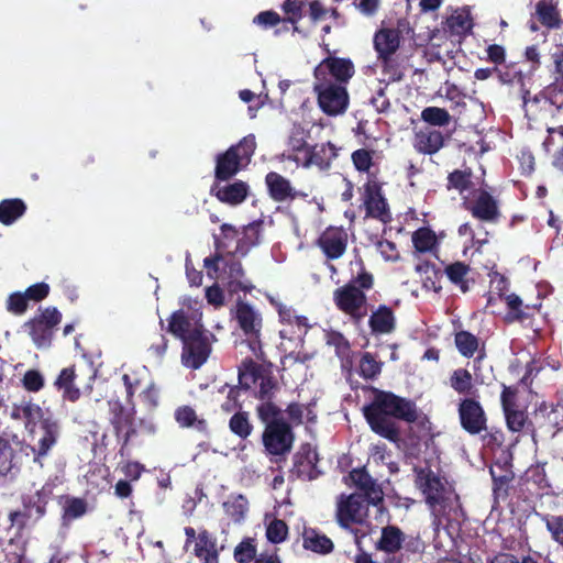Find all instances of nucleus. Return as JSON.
I'll use <instances>...</instances> for the list:
<instances>
[{"label":"nucleus","instance_id":"1","mask_svg":"<svg viewBox=\"0 0 563 563\" xmlns=\"http://www.w3.org/2000/svg\"><path fill=\"white\" fill-rule=\"evenodd\" d=\"M371 391V401L362 408L369 429L390 443H399L402 434L400 422L416 423L421 410L411 398L377 387H372Z\"/></svg>","mask_w":563,"mask_h":563},{"label":"nucleus","instance_id":"2","mask_svg":"<svg viewBox=\"0 0 563 563\" xmlns=\"http://www.w3.org/2000/svg\"><path fill=\"white\" fill-rule=\"evenodd\" d=\"M361 271L345 285L333 291L335 307L349 316L354 324H360L367 316V297L365 291L374 286V276L364 267L361 260Z\"/></svg>","mask_w":563,"mask_h":563},{"label":"nucleus","instance_id":"3","mask_svg":"<svg viewBox=\"0 0 563 563\" xmlns=\"http://www.w3.org/2000/svg\"><path fill=\"white\" fill-rule=\"evenodd\" d=\"M110 410V424L113 429V433L120 444L119 454L125 456L129 454V445L133 438L139 434V431L147 434H153L156 431V427L152 421L145 419H135V410L132 407L126 409L124 405L119 400H109Z\"/></svg>","mask_w":563,"mask_h":563},{"label":"nucleus","instance_id":"4","mask_svg":"<svg viewBox=\"0 0 563 563\" xmlns=\"http://www.w3.org/2000/svg\"><path fill=\"white\" fill-rule=\"evenodd\" d=\"M256 148L254 134L244 136L239 143L216 156L213 180L229 181L250 162Z\"/></svg>","mask_w":563,"mask_h":563},{"label":"nucleus","instance_id":"5","mask_svg":"<svg viewBox=\"0 0 563 563\" xmlns=\"http://www.w3.org/2000/svg\"><path fill=\"white\" fill-rule=\"evenodd\" d=\"M415 484L422 493L426 504L432 511H443L450 499L448 490L442 478L429 466H415Z\"/></svg>","mask_w":563,"mask_h":563},{"label":"nucleus","instance_id":"6","mask_svg":"<svg viewBox=\"0 0 563 563\" xmlns=\"http://www.w3.org/2000/svg\"><path fill=\"white\" fill-rule=\"evenodd\" d=\"M312 88L317 96L318 106L324 114L336 117L347 110L350 96L346 86L313 80Z\"/></svg>","mask_w":563,"mask_h":563},{"label":"nucleus","instance_id":"7","mask_svg":"<svg viewBox=\"0 0 563 563\" xmlns=\"http://www.w3.org/2000/svg\"><path fill=\"white\" fill-rule=\"evenodd\" d=\"M52 490L43 486L33 494L22 495V510L11 511L9 520L12 526L24 528L27 521L37 522L46 515V507L51 499Z\"/></svg>","mask_w":563,"mask_h":563},{"label":"nucleus","instance_id":"8","mask_svg":"<svg viewBox=\"0 0 563 563\" xmlns=\"http://www.w3.org/2000/svg\"><path fill=\"white\" fill-rule=\"evenodd\" d=\"M365 217L379 220L383 223L391 221V212L383 194V184L376 174H369L363 186L362 194Z\"/></svg>","mask_w":563,"mask_h":563},{"label":"nucleus","instance_id":"9","mask_svg":"<svg viewBox=\"0 0 563 563\" xmlns=\"http://www.w3.org/2000/svg\"><path fill=\"white\" fill-rule=\"evenodd\" d=\"M457 415L461 428L471 435L487 431L488 417L481 402V396L460 398Z\"/></svg>","mask_w":563,"mask_h":563},{"label":"nucleus","instance_id":"10","mask_svg":"<svg viewBox=\"0 0 563 563\" xmlns=\"http://www.w3.org/2000/svg\"><path fill=\"white\" fill-rule=\"evenodd\" d=\"M355 74V67L350 58L328 56L313 69L316 81L335 82L346 86Z\"/></svg>","mask_w":563,"mask_h":563},{"label":"nucleus","instance_id":"11","mask_svg":"<svg viewBox=\"0 0 563 563\" xmlns=\"http://www.w3.org/2000/svg\"><path fill=\"white\" fill-rule=\"evenodd\" d=\"M263 445L271 455H285L292 449L295 434L285 420H275L265 426L262 434Z\"/></svg>","mask_w":563,"mask_h":563},{"label":"nucleus","instance_id":"12","mask_svg":"<svg viewBox=\"0 0 563 563\" xmlns=\"http://www.w3.org/2000/svg\"><path fill=\"white\" fill-rule=\"evenodd\" d=\"M374 48L378 59L384 64V70L391 73L393 81H400L404 74L390 65V57L397 52L400 45V32L397 29L384 27L374 35Z\"/></svg>","mask_w":563,"mask_h":563},{"label":"nucleus","instance_id":"13","mask_svg":"<svg viewBox=\"0 0 563 563\" xmlns=\"http://www.w3.org/2000/svg\"><path fill=\"white\" fill-rule=\"evenodd\" d=\"M62 321V313L55 307H47L40 314L25 322L34 344L38 347L49 346L53 339V330Z\"/></svg>","mask_w":563,"mask_h":563},{"label":"nucleus","instance_id":"14","mask_svg":"<svg viewBox=\"0 0 563 563\" xmlns=\"http://www.w3.org/2000/svg\"><path fill=\"white\" fill-rule=\"evenodd\" d=\"M367 518V508L364 498L358 494L341 495L335 509V521L343 530H351V526L363 525Z\"/></svg>","mask_w":563,"mask_h":563},{"label":"nucleus","instance_id":"15","mask_svg":"<svg viewBox=\"0 0 563 563\" xmlns=\"http://www.w3.org/2000/svg\"><path fill=\"white\" fill-rule=\"evenodd\" d=\"M233 319L238 322L243 334L250 340L251 349L255 351V345L261 346L262 314L249 302L239 299L233 310Z\"/></svg>","mask_w":563,"mask_h":563},{"label":"nucleus","instance_id":"16","mask_svg":"<svg viewBox=\"0 0 563 563\" xmlns=\"http://www.w3.org/2000/svg\"><path fill=\"white\" fill-rule=\"evenodd\" d=\"M183 343L181 358L185 366L198 369L207 362L211 349L201 327L192 328L190 336Z\"/></svg>","mask_w":563,"mask_h":563},{"label":"nucleus","instance_id":"17","mask_svg":"<svg viewBox=\"0 0 563 563\" xmlns=\"http://www.w3.org/2000/svg\"><path fill=\"white\" fill-rule=\"evenodd\" d=\"M533 419L538 429L554 435L563 426V391L556 394L555 402L539 404Z\"/></svg>","mask_w":563,"mask_h":563},{"label":"nucleus","instance_id":"18","mask_svg":"<svg viewBox=\"0 0 563 563\" xmlns=\"http://www.w3.org/2000/svg\"><path fill=\"white\" fill-rule=\"evenodd\" d=\"M540 26L548 31H556L563 26V18L556 0H539L531 14L529 29L532 32L539 31Z\"/></svg>","mask_w":563,"mask_h":563},{"label":"nucleus","instance_id":"19","mask_svg":"<svg viewBox=\"0 0 563 563\" xmlns=\"http://www.w3.org/2000/svg\"><path fill=\"white\" fill-rule=\"evenodd\" d=\"M236 255L239 254L235 251L224 254L221 267L222 279L227 280L231 292H251L254 289V285L245 277L243 265L236 258Z\"/></svg>","mask_w":563,"mask_h":563},{"label":"nucleus","instance_id":"20","mask_svg":"<svg viewBox=\"0 0 563 563\" xmlns=\"http://www.w3.org/2000/svg\"><path fill=\"white\" fill-rule=\"evenodd\" d=\"M349 234L342 227H328L317 239L316 245L329 261L339 260L347 249Z\"/></svg>","mask_w":563,"mask_h":563},{"label":"nucleus","instance_id":"21","mask_svg":"<svg viewBox=\"0 0 563 563\" xmlns=\"http://www.w3.org/2000/svg\"><path fill=\"white\" fill-rule=\"evenodd\" d=\"M319 454L310 443H302L294 455V465L290 470L292 476L301 481H313L319 477L320 471L317 467Z\"/></svg>","mask_w":563,"mask_h":563},{"label":"nucleus","instance_id":"22","mask_svg":"<svg viewBox=\"0 0 563 563\" xmlns=\"http://www.w3.org/2000/svg\"><path fill=\"white\" fill-rule=\"evenodd\" d=\"M463 207L482 222L497 223L501 216L498 201L486 190H481L473 201H464Z\"/></svg>","mask_w":563,"mask_h":563},{"label":"nucleus","instance_id":"23","mask_svg":"<svg viewBox=\"0 0 563 563\" xmlns=\"http://www.w3.org/2000/svg\"><path fill=\"white\" fill-rule=\"evenodd\" d=\"M210 195L222 203L235 207L246 200L250 195V186L243 180H235L233 183L213 180L210 187Z\"/></svg>","mask_w":563,"mask_h":563},{"label":"nucleus","instance_id":"24","mask_svg":"<svg viewBox=\"0 0 563 563\" xmlns=\"http://www.w3.org/2000/svg\"><path fill=\"white\" fill-rule=\"evenodd\" d=\"M339 150L340 148L330 141L311 145L307 155L303 156L301 165L305 168L317 166L322 172L329 170L332 162L339 156Z\"/></svg>","mask_w":563,"mask_h":563},{"label":"nucleus","instance_id":"25","mask_svg":"<svg viewBox=\"0 0 563 563\" xmlns=\"http://www.w3.org/2000/svg\"><path fill=\"white\" fill-rule=\"evenodd\" d=\"M473 26V19L466 9H456L442 22L443 32L452 42L459 43L472 32Z\"/></svg>","mask_w":563,"mask_h":563},{"label":"nucleus","instance_id":"26","mask_svg":"<svg viewBox=\"0 0 563 563\" xmlns=\"http://www.w3.org/2000/svg\"><path fill=\"white\" fill-rule=\"evenodd\" d=\"M265 185L269 197L275 202L294 201L299 196L290 180L277 172L266 174Z\"/></svg>","mask_w":563,"mask_h":563},{"label":"nucleus","instance_id":"27","mask_svg":"<svg viewBox=\"0 0 563 563\" xmlns=\"http://www.w3.org/2000/svg\"><path fill=\"white\" fill-rule=\"evenodd\" d=\"M445 144V137L439 130L424 128L415 133L413 148L423 155L437 154Z\"/></svg>","mask_w":563,"mask_h":563},{"label":"nucleus","instance_id":"28","mask_svg":"<svg viewBox=\"0 0 563 563\" xmlns=\"http://www.w3.org/2000/svg\"><path fill=\"white\" fill-rule=\"evenodd\" d=\"M301 537L302 548L307 551H311L320 555H327L332 553L334 550L333 541L317 528L303 527Z\"/></svg>","mask_w":563,"mask_h":563},{"label":"nucleus","instance_id":"29","mask_svg":"<svg viewBox=\"0 0 563 563\" xmlns=\"http://www.w3.org/2000/svg\"><path fill=\"white\" fill-rule=\"evenodd\" d=\"M264 372L263 365L246 357L238 366V384L235 386L242 391H247L260 380Z\"/></svg>","mask_w":563,"mask_h":563},{"label":"nucleus","instance_id":"30","mask_svg":"<svg viewBox=\"0 0 563 563\" xmlns=\"http://www.w3.org/2000/svg\"><path fill=\"white\" fill-rule=\"evenodd\" d=\"M406 540L404 531L393 525L382 528L380 538L375 543V549L387 554H396Z\"/></svg>","mask_w":563,"mask_h":563},{"label":"nucleus","instance_id":"31","mask_svg":"<svg viewBox=\"0 0 563 563\" xmlns=\"http://www.w3.org/2000/svg\"><path fill=\"white\" fill-rule=\"evenodd\" d=\"M471 266L462 261H456L448 264L443 273L452 285L460 289L461 292L466 294L471 289V284L474 279L470 278Z\"/></svg>","mask_w":563,"mask_h":563},{"label":"nucleus","instance_id":"32","mask_svg":"<svg viewBox=\"0 0 563 563\" xmlns=\"http://www.w3.org/2000/svg\"><path fill=\"white\" fill-rule=\"evenodd\" d=\"M368 325L373 334L391 333L396 327L394 311L386 305H380L369 317Z\"/></svg>","mask_w":563,"mask_h":563},{"label":"nucleus","instance_id":"33","mask_svg":"<svg viewBox=\"0 0 563 563\" xmlns=\"http://www.w3.org/2000/svg\"><path fill=\"white\" fill-rule=\"evenodd\" d=\"M194 552L203 563H218L219 561L217 539L206 529L199 531Z\"/></svg>","mask_w":563,"mask_h":563},{"label":"nucleus","instance_id":"34","mask_svg":"<svg viewBox=\"0 0 563 563\" xmlns=\"http://www.w3.org/2000/svg\"><path fill=\"white\" fill-rule=\"evenodd\" d=\"M62 525L67 527L74 520L84 517L88 512V503L85 498L75 496H60Z\"/></svg>","mask_w":563,"mask_h":563},{"label":"nucleus","instance_id":"35","mask_svg":"<svg viewBox=\"0 0 563 563\" xmlns=\"http://www.w3.org/2000/svg\"><path fill=\"white\" fill-rule=\"evenodd\" d=\"M263 221L256 220L243 228L242 236L236 242L235 253L246 256L249 252L260 244Z\"/></svg>","mask_w":563,"mask_h":563},{"label":"nucleus","instance_id":"36","mask_svg":"<svg viewBox=\"0 0 563 563\" xmlns=\"http://www.w3.org/2000/svg\"><path fill=\"white\" fill-rule=\"evenodd\" d=\"M450 386L459 395L464 397L479 396L478 389L475 387L473 376L466 368H457L450 376Z\"/></svg>","mask_w":563,"mask_h":563},{"label":"nucleus","instance_id":"37","mask_svg":"<svg viewBox=\"0 0 563 563\" xmlns=\"http://www.w3.org/2000/svg\"><path fill=\"white\" fill-rule=\"evenodd\" d=\"M174 418L180 428H194L202 433L208 431L207 420L199 418L191 406L183 405L177 407L174 412Z\"/></svg>","mask_w":563,"mask_h":563},{"label":"nucleus","instance_id":"38","mask_svg":"<svg viewBox=\"0 0 563 563\" xmlns=\"http://www.w3.org/2000/svg\"><path fill=\"white\" fill-rule=\"evenodd\" d=\"M75 378V366H70L63 368L54 382V386L63 391V398L71 402L80 398V390L74 385Z\"/></svg>","mask_w":563,"mask_h":563},{"label":"nucleus","instance_id":"39","mask_svg":"<svg viewBox=\"0 0 563 563\" xmlns=\"http://www.w3.org/2000/svg\"><path fill=\"white\" fill-rule=\"evenodd\" d=\"M504 415L507 428L511 432H521L527 430L531 433L532 438H534L538 427L536 426L534 421H530L528 419V415L525 410L515 408L504 412Z\"/></svg>","mask_w":563,"mask_h":563},{"label":"nucleus","instance_id":"40","mask_svg":"<svg viewBox=\"0 0 563 563\" xmlns=\"http://www.w3.org/2000/svg\"><path fill=\"white\" fill-rule=\"evenodd\" d=\"M26 211L25 202L20 198L3 199L0 201V223L13 224Z\"/></svg>","mask_w":563,"mask_h":563},{"label":"nucleus","instance_id":"41","mask_svg":"<svg viewBox=\"0 0 563 563\" xmlns=\"http://www.w3.org/2000/svg\"><path fill=\"white\" fill-rule=\"evenodd\" d=\"M44 433L42 438L38 440L37 448L26 445V450L31 451L33 454L34 462H41V459L45 456L52 446L56 443L57 432L54 426L45 422L43 424Z\"/></svg>","mask_w":563,"mask_h":563},{"label":"nucleus","instance_id":"42","mask_svg":"<svg viewBox=\"0 0 563 563\" xmlns=\"http://www.w3.org/2000/svg\"><path fill=\"white\" fill-rule=\"evenodd\" d=\"M229 430L241 440H246L253 432V423L247 411L234 412L229 419Z\"/></svg>","mask_w":563,"mask_h":563},{"label":"nucleus","instance_id":"43","mask_svg":"<svg viewBox=\"0 0 563 563\" xmlns=\"http://www.w3.org/2000/svg\"><path fill=\"white\" fill-rule=\"evenodd\" d=\"M411 241L418 253L432 252L438 246L435 233L428 227H421L412 233Z\"/></svg>","mask_w":563,"mask_h":563},{"label":"nucleus","instance_id":"44","mask_svg":"<svg viewBox=\"0 0 563 563\" xmlns=\"http://www.w3.org/2000/svg\"><path fill=\"white\" fill-rule=\"evenodd\" d=\"M191 323L184 310L174 311L168 320L167 331L176 338L185 341L190 336Z\"/></svg>","mask_w":563,"mask_h":563},{"label":"nucleus","instance_id":"45","mask_svg":"<svg viewBox=\"0 0 563 563\" xmlns=\"http://www.w3.org/2000/svg\"><path fill=\"white\" fill-rule=\"evenodd\" d=\"M454 343L462 356L471 358L478 350L479 340L470 331L461 330L455 332Z\"/></svg>","mask_w":563,"mask_h":563},{"label":"nucleus","instance_id":"46","mask_svg":"<svg viewBox=\"0 0 563 563\" xmlns=\"http://www.w3.org/2000/svg\"><path fill=\"white\" fill-rule=\"evenodd\" d=\"M228 389L225 400L221 404L220 408L224 413H234L243 411V401L241 400L242 390L235 385L228 383L223 384L218 391L224 393Z\"/></svg>","mask_w":563,"mask_h":563},{"label":"nucleus","instance_id":"47","mask_svg":"<svg viewBox=\"0 0 563 563\" xmlns=\"http://www.w3.org/2000/svg\"><path fill=\"white\" fill-rule=\"evenodd\" d=\"M536 516L545 525L551 539L563 549V515L536 512Z\"/></svg>","mask_w":563,"mask_h":563},{"label":"nucleus","instance_id":"48","mask_svg":"<svg viewBox=\"0 0 563 563\" xmlns=\"http://www.w3.org/2000/svg\"><path fill=\"white\" fill-rule=\"evenodd\" d=\"M223 509L234 522H241L249 510V500L241 494L232 496L223 504Z\"/></svg>","mask_w":563,"mask_h":563},{"label":"nucleus","instance_id":"49","mask_svg":"<svg viewBox=\"0 0 563 563\" xmlns=\"http://www.w3.org/2000/svg\"><path fill=\"white\" fill-rule=\"evenodd\" d=\"M473 173L471 168L466 169H454L448 175L446 189L457 190L460 194L468 190L472 186Z\"/></svg>","mask_w":563,"mask_h":563},{"label":"nucleus","instance_id":"50","mask_svg":"<svg viewBox=\"0 0 563 563\" xmlns=\"http://www.w3.org/2000/svg\"><path fill=\"white\" fill-rule=\"evenodd\" d=\"M520 96L526 115H529V113L537 114L545 104H548L545 102L544 88L537 95L531 96L530 90L525 86L520 88Z\"/></svg>","mask_w":563,"mask_h":563},{"label":"nucleus","instance_id":"51","mask_svg":"<svg viewBox=\"0 0 563 563\" xmlns=\"http://www.w3.org/2000/svg\"><path fill=\"white\" fill-rule=\"evenodd\" d=\"M421 120L432 126H446L451 122V114L444 108L427 107L421 111Z\"/></svg>","mask_w":563,"mask_h":563},{"label":"nucleus","instance_id":"52","mask_svg":"<svg viewBox=\"0 0 563 563\" xmlns=\"http://www.w3.org/2000/svg\"><path fill=\"white\" fill-rule=\"evenodd\" d=\"M278 316L282 323L297 327L299 331L298 335L306 333L309 328L308 318L296 314V311L291 307L279 305Z\"/></svg>","mask_w":563,"mask_h":563},{"label":"nucleus","instance_id":"53","mask_svg":"<svg viewBox=\"0 0 563 563\" xmlns=\"http://www.w3.org/2000/svg\"><path fill=\"white\" fill-rule=\"evenodd\" d=\"M383 363L376 361L375 356L369 353H363L360 360L358 374L365 379H375L382 372Z\"/></svg>","mask_w":563,"mask_h":563},{"label":"nucleus","instance_id":"54","mask_svg":"<svg viewBox=\"0 0 563 563\" xmlns=\"http://www.w3.org/2000/svg\"><path fill=\"white\" fill-rule=\"evenodd\" d=\"M509 311L506 314L507 322L520 321L522 322L529 314L522 310V300L516 294H510L504 297Z\"/></svg>","mask_w":563,"mask_h":563},{"label":"nucleus","instance_id":"55","mask_svg":"<svg viewBox=\"0 0 563 563\" xmlns=\"http://www.w3.org/2000/svg\"><path fill=\"white\" fill-rule=\"evenodd\" d=\"M214 245L217 252L203 260V266L207 268L208 276L211 278L218 275V272L221 268L220 264H222L224 257V254H222L221 251L227 247L224 242L217 236L214 238Z\"/></svg>","mask_w":563,"mask_h":563},{"label":"nucleus","instance_id":"56","mask_svg":"<svg viewBox=\"0 0 563 563\" xmlns=\"http://www.w3.org/2000/svg\"><path fill=\"white\" fill-rule=\"evenodd\" d=\"M262 402L256 407V413L258 419L267 426L275 420H285L282 417L280 408L275 405L272 400H261Z\"/></svg>","mask_w":563,"mask_h":563},{"label":"nucleus","instance_id":"57","mask_svg":"<svg viewBox=\"0 0 563 563\" xmlns=\"http://www.w3.org/2000/svg\"><path fill=\"white\" fill-rule=\"evenodd\" d=\"M13 449L8 439L0 435V476H5L14 466Z\"/></svg>","mask_w":563,"mask_h":563},{"label":"nucleus","instance_id":"58","mask_svg":"<svg viewBox=\"0 0 563 563\" xmlns=\"http://www.w3.org/2000/svg\"><path fill=\"white\" fill-rule=\"evenodd\" d=\"M374 151L367 148H358L351 155L352 163L357 172L372 174L371 167L373 166Z\"/></svg>","mask_w":563,"mask_h":563},{"label":"nucleus","instance_id":"59","mask_svg":"<svg viewBox=\"0 0 563 563\" xmlns=\"http://www.w3.org/2000/svg\"><path fill=\"white\" fill-rule=\"evenodd\" d=\"M256 558V547L253 539L243 540L234 549V559L239 563H250L255 561Z\"/></svg>","mask_w":563,"mask_h":563},{"label":"nucleus","instance_id":"60","mask_svg":"<svg viewBox=\"0 0 563 563\" xmlns=\"http://www.w3.org/2000/svg\"><path fill=\"white\" fill-rule=\"evenodd\" d=\"M496 74L503 84L517 82L520 88L526 86V77L521 70L517 69L515 65L507 66L505 68L495 67Z\"/></svg>","mask_w":563,"mask_h":563},{"label":"nucleus","instance_id":"61","mask_svg":"<svg viewBox=\"0 0 563 563\" xmlns=\"http://www.w3.org/2000/svg\"><path fill=\"white\" fill-rule=\"evenodd\" d=\"M288 534V527L282 519H274L269 522L266 529V537L268 541L274 544L282 543L286 540Z\"/></svg>","mask_w":563,"mask_h":563},{"label":"nucleus","instance_id":"62","mask_svg":"<svg viewBox=\"0 0 563 563\" xmlns=\"http://www.w3.org/2000/svg\"><path fill=\"white\" fill-rule=\"evenodd\" d=\"M490 474L493 477V496L495 503H499V500H506L509 496V483L511 477L507 475L495 476L493 470H490Z\"/></svg>","mask_w":563,"mask_h":563},{"label":"nucleus","instance_id":"63","mask_svg":"<svg viewBox=\"0 0 563 563\" xmlns=\"http://www.w3.org/2000/svg\"><path fill=\"white\" fill-rule=\"evenodd\" d=\"M545 102L558 111L563 109V84L555 81L544 88Z\"/></svg>","mask_w":563,"mask_h":563},{"label":"nucleus","instance_id":"64","mask_svg":"<svg viewBox=\"0 0 563 563\" xmlns=\"http://www.w3.org/2000/svg\"><path fill=\"white\" fill-rule=\"evenodd\" d=\"M260 387L255 393V397L260 400H272L274 390L277 388V383L271 373L265 374L260 378Z\"/></svg>","mask_w":563,"mask_h":563}]
</instances>
